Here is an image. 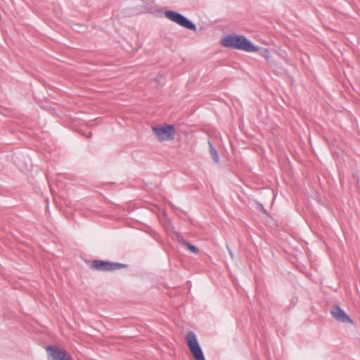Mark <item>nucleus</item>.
Masks as SVG:
<instances>
[{"instance_id": "nucleus-1", "label": "nucleus", "mask_w": 360, "mask_h": 360, "mask_svg": "<svg viewBox=\"0 0 360 360\" xmlns=\"http://www.w3.org/2000/svg\"><path fill=\"white\" fill-rule=\"evenodd\" d=\"M221 44L224 47L243 50L248 52H254L259 50L258 47L254 46L242 35L234 34L226 36L221 39Z\"/></svg>"}, {"instance_id": "nucleus-2", "label": "nucleus", "mask_w": 360, "mask_h": 360, "mask_svg": "<svg viewBox=\"0 0 360 360\" xmlns=\"http://www.w3.org/2000/svg\"><path fill=\"white\" fill-rule=\"evenodd\" d=\"M153 134L159 141H172L175 139V127L172 124L159 125L152 127Z\"/></svg>"}, {"instance_id": "nucleus-3", "label": "nucleus", "mask_w": 360, "mask_h": 360, "mask_svg": "<svg viewBox=\"0 0 360 360\" xmlns=\"http://www.w3.org/2000/svg\"><path fill=\"white\" fill-rule=\"evenodd\" d=\"M186 340L193 359L206 360L195 333L192 331L188 332L186 335Z\"/></svg>"}, {"instance_id": "nucleus-4", "label": "nucleus", "mask_w": 360, "mask_h": 360, "mask_svg": "<svg viewBox=\"0 0 360 360\" xmlns=\"http://www.w3.org/2000/svg\"><path fill=\"white\" fill-rule=\"evenodd\" d=\"M165 17L169 20L176 23L177 25L190 30L195 31V25L184 17L183 15L176 11H167L165 12Z\"/></svg>"}, {"instance_id": "nucleus-5", "label": "nucleus", "mask_w": 360, "mask_h": 360, "mask_svg": "<svg viewBox=\"0 0 360 360\" xmlns=\"http://www.w3.org/2000/svg\"><path fill=\"white\" fill-rule=\"evenodd\" d=\"M127 265L118 262H111L103 260H94L91 269L99 271H112L126 267Z\"/></svg>"}, {"instance_id": "nucleus-6", "label": "nucleus", "mask_w": 360, "mask_h": 360, "mask_svg": "<svg viewBox=\"0 0 360 360\" xmlns=\"http://www.w3.org/2000/svg\"><path fill=\"white\" fill-rule=\"evenodd\" d=\"M46 352L51 357V360H74L69 353L56 346L48 347Z\"/></svg>"}, {"instance_id": "nucleus-7", "label": "nucleus", "mask_w": 360, "mask_h": 360, "mask_svg": "<svg viewBox=\"0 0 360 360\" xmlns=\"http://www.w3.org/2000/svg\"><path fill=\"white\" fill-rule=\"evenodd\" d=\"M330 313H331L333 317L338 321H340L342 323H353V321L350 319V318L338 306L334 307L331 309Z\"/></svg>"}, {"instance_id": "nucleus-8", "label": "nucleus", "mask_w": 360, "mask_h": 360, "mask_svg": "<svg viewBox=\"0 0 360 360\" xmlns=\"http://www.w3.org/2000/svg\"><path fill=\"white\" fill-rule=\"evenodd\" d=\"M178 240L179 243H181L182 245H185L188 250L191 251L192 252L197 254L199 250L198 249L194 246L193 245L187 243L186 240H184L182 237H178Z\"/></svg>"}, {"instance_id": "nucleus-9", "label": "nucleus", "mask_w": 360, "mask_h": 360, "mask_svg": "<svg viewBox=\"0 0 360 360\" xmlns=\"http://www.w3.org/2000/svg\"><path fill=\"white\" fill-rule=\"evenodd\" d=\"M209 146H210V154L213 160V161L215 163L219 162V157L218 155L217 151L214 148L213 145L211 142H209Z\"/></svg>"}, {"instance_id": "nucleus-10", "label": "nucleus", "mask_w": 360, "mask_h": 360, "mask_svg": "<svg viewBox=\"0 0 360 360\" xmlns=\"http://www.w3.org/2000/svg\"><path fill=\"white\" fill-rule=\"evenodd\" d=\"M260 55L264 57L267 61H271V54L268 49H260Z\"/></svg>"}, {"instance_id": "nucleus-11", "label": "nucleus", "mask_w": 360, "mask_h": 360, "mask_svg": "<svg viewBox=\"0 0 360 360\" xmlns=\"http://www.w3.org/2000/svg\"><path fill=\"white\" fill-rule=\"evenodd\" d=\"M226 248H227V250H228V251H229V255H230L231 257L233 259V252H232V250L229 248V245H226Z\"/></svg>"}, {"instance_id": "nucleus-12", "label": "nucleus", "mask_w": 360, "mask_h": 360, "mask_svg": "<svg viewBox=\"0 0 360 360\" xmlns=\"http://www.w3.org/2000/svg\"><path fill=\"white\" fill-rule=\"evenodd\" d=\"M91 136H92V134H91V131H89V132L88 133V134L86 135V137H87V138H90V137H91Z\"/></svg>"}]
</instances>
